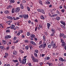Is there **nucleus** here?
Listing matches in <instances>:
<instances>
[{"instance_id":"obj_1","label":"nucleus","mask_w":66,"mask_h":66,"mask_svg":"<svg viewBox=\"0 0 66 66\" xmlns=\"http://www.w3.org/2000/svg\"><path fill=\"white\" fill-rule=\"evenodd\" d=\"M51 45L52 46H53V48L54 49L55 48H56L57 46H56V43H54V42L53 41H52L51 43Z\"/></svg>"},{"instance_id":"obj_2","label":"nucleus","mask_w":66,"mask_h":66,"mask_svg":"<svg viewBox=\"0 0 66 66\" xmlns=\"http://www.w3.org/2000/svg\"><path fill=\"white\" fill-rule=\"evenodd\" d=\"M62 37L64 39H65V38H66V35L65 36L64 34H60V38H61Z\"/></svg>"},{"instance_id":"obj_3","label":"nucleus","mask_w":66,"mask_h":66,"mask_svg":"<svg viewBox=\"0 0 66 66\" xmlns=\"http://www.w3.org/2000/svg\"><path fill=\"white\" fill-rule=\"evenodd\" d=\"M46 46H47V42H44L43 47V49H45V47H46Z\"/></svg>"},{"instance_id":"obj_4","label":"nucleus","mask_w":66,"mask_h":66,"mask_svg":"<svg viewBox=\"0 0 66 66\" xmlns=\"http://www.w3.org/2000/svg\"><path fill=\"white\" fill-rule=\"evenodd\" d=\"M23 18L24 19H28L29 17V15H28L26 14H23Z\"/></svg>"},{"instance_id":"obj_5","label":"nucleus","mask_w":66,"mask_h":66,"mask_svg":"<svg viewBox=\"0 0 66 66\" xmlns=\"http://www.w3.org/2000/svg\"><path fill=\"white\" fill-rule=\"evenodd\" d=\"M37 11L38 12H41V13H43V14H45V12L42 9H37Z\"/></svg>"},{"instance_id":"obj_6","label":"nucleus","mask_w":66,"mask_h":66,"mask_svg":"<svg viewBox=\"0 0 66 66\" xmlns=\"http://www.w3.org/2000/svg\"><path fill=\"white\" fill-rule=\"evenodd\" d=\"M26 60H27L26 59H23V60H22V64H26Z\"/></svg>"},{"instance_id":"obj_7","label":"nucleus","mask_w":66,"mask_h":66,"mask_svg":"<svg viewBox=\"0 0 66 66\" xmlns=\"http://www.w3.org/2000/svg\"><path fill=\"white\" fill-rule=\"evenodd\" d=\"M11 36L9 35H7L5 36V38L6 39H8L9 38H11Z\"/></svg>"},{"instance_id":"obj_8","label":"nucleus","mask_w":66,"mask_h":66,"mask_svg":"<svg viewBox=\"0 0 66 66\" xmlns=\"http://www.w3.org/2000/svg\"><path fill=\"white\" fill-rule=\"evenodd\" d=\"M32 61L34 62H38V59H35V58L34 59H32Z\"/></svg>"},{"instance_id":"obj_9","label":"nucleus","mask_w":66,"mask_h":66,"mask_svg":"<svg viewBox=\"0 0 66 66\" xmlns=\"http://www.w3.org/2000/svg\"><path fill=\"white\" fill-rule=\"evenodd\" d=\"M20 11V8L19 7H18L16 9H15V12L16 13H18Z\"/></svg>"},{"instance_id":"obj_10","label":"nucleus","mask_w":66,"mask_h":66,"mask_svg":"<svg viewBox=\"0 0 66 66\" xmlns=\"http://www.w3.org/2000/svg\"><path fill=\"white\" fill-rule=\"evenodd\" d=\"M30 44L33 45H36V43L33 41H30Z\"/></svg>"},{"instance_id":"obj_11","label":"nucleus","mask_w":66,"mask_h":66,"mask_svg":"<svg viewBox=\"0 0 66 66\" xmlns=\"http://www.w3.org/2000/svg\"><path fill=\"white\" fill-rule=\"evenodd\" d=\"M12 22V21L11 20H9L8 21H7L6 23H7L9 25H10L11 24V23Z\"/></svg>"},{"instance_id":"obj_12","label":"nucleus","mask_w":66,"mask_h":66,"mask_svg":"<svg viewBox=\"0 0 66 66\" xmlns=\"http://www.w3.org/2000/svg\"><path fill=\"white\" fill-rule=\"evenodd\" d=\"M7 18L8 19H10V20H13V19H14L13 17V18L12 16H7Z\"/></svg>"},{"instance_id":"obj_13","label":"nucleus","mask_w":66,"mask_h":66,"mask_svg":"<svg viewBox=\"0 0 66 66\" xmlns=\"http://www.w3.org/2000/svg\"><path fill=\"white\" fill-rule=\"evenodd\" d=\"M58 15L57 14H54L53 15H52L51 16V17H55V16H57Z\"/></svg>"},{"instance_id":"obj_14","label":"nucleus","mask_w":66,"mask_h":66,"mask_svg":"<svg viewBox=\"0 0 66 66\" xmlns=\"http://www.w3.org/2000/svg\"><path fill=\"white\" fill-rule=\"evenodd\" d=\"M47 27L48 29H50V26H51V24H50L48 23H47Z\"/></svg>"},{"instance_id":"obj_15","label":"nucleus","mask_w":66,"mask_h":66,"mask_svg":"<svg viewBox=\"0 0 66 66\" xmlns=\"http://www.w3.org/2000/svg\"><path fill=\"white\" fill-rule=\"evenodd\" d=\"M13 54L14 55H17V52L16 51H14L13 52Z\"/></svg>"},{"instance_id":"obj_16","label":"nucleus","mask_w":66,"mask_h":66,"mask_svg":"<svg viewBox=\"0 0 66 66\" xmlns=\"http://www.w3.org/2000/svg\"><path fill=\"white\" fill-rule=\"evenodd\" d=\"M19 18H20L19 17H16L15 18L14 17H13V19L14 20H18V19H19Z\"/></svg>"},{"instance_id":"obj_17","label":"nucleus","mask_w":66,"mask_h":66,"mask_svg":"<svg viewBox=\"0 0 66 66\" xmlns=\"http://www.w3.org/2000/svg\"><path fill=\"white\" fill-rule=\"evenodd\" d=\"M12 26H11V29H13L14 28H15V26L13 24H12L11 25Z\"/></svg>"},{"instance_id":"obj_18","label":"nucleus","mask_w":66,"mask_h":66,"mask_svg":"<svg viewBox=\"0 0 66 66\" xmlns=\"http://www.w3.org/2000/svg\"><path fill=\"white\" fill-rule=\"evenodd\" d=\"M2 42L3 45H5L6 43V41L4 40H2Z\"/></svg>"},{"instance_id":"obj_19","label":"nucleus","mask_w":66,"mask_h":66,"mask_svg":"<svg viewBox=\"0 0 66 66\" xmlns=\"http://www.w3.org/2000/svg\"><path fill=\"white\" fill-rule=\"evenodd\" d=\"M59 60L60 61H62V62H64V60L61 57H60L59 58Z\"/></svg>"},{"instance_id":"obj_20","label":"nucleus","mask_w":66,"mask_h":66,"mask_svg":"<svg viewBox=\"0 0 66 66\" xmlns=\"http://www.w3.org/2000/svg\"><path fill=\"white\" fill-rule=\"evenodd\" d=\"M60 22L61 23H62V24H63L64 26H65V23L64 22V21H60Z\"/></svg>"},{"instance_id":"obj_21","label":"nucleus","mask_w":66,"mask_h":66,"mask_svg":"<svg viewBox=\"0 0 66 66\" xmlns=\"http://www.w3.org/2000/svg\"><path fill=\"white\" fill-rule=\"evenodd\" d=\"M38 2L39 3L41 4V5H43V3H42V1H41V0H39Z\"/></svg>"},{"instance_id":"obj_22","label":"nucleus","mask_w":66,"mask_h":66,"mask_svg":"<svg viewBox=\"0 0 66 66\" xmlns=\"http://www.w3.org/2000/svg\"><path fill=\"white\" fill-rule=\"evenodd\" d=\"M42 47H43V44L40 45L39 46V48H42Z\"/></svg>"},{"instance_id":"obj_23","label":"nucleus","mask_w":66,"mask_h":66,"mask_svg":"<svg viewBox=\"0 0 66 66\" xmlns=\"http://www.w3.org/2000/svg\"><path fill=\"white\" fill-rule=\"evenodd\" d=\"M13 61L14 63H18V61L17 60H13Z\"/></svg>"},{"instance_id":"obj_24","label":"nucleus","mask_w":66,"mask_h":66,"mask_svg":"<svg viewBox=\"0 0 66 66\" xmlns=\"http://www.w3.org/2000/svg\"><path fill=\"white\" fill-rule=\"evenodd\" d=\"M51 30L53 33H55V29L54 28H52Z\"/></svg>"},{"instance_id":"obj_25","label":"nucleus","mask_w":66,"mask_h":66,"mask_svg":"<svg viewBox=\"0 0 66 66\" xmlns=\"http://www.w3.org/2000/svg\"><path fill=\"white\" fill-rule=\"evenodd\" d=\"M30 36L32 38H35V35L34 34L31 35Z\"/></svg>"},{"instance_id":"obj_26","label":"nucleus","mask_w":66,"mask_h":66,"mask_svg":"<svg viewBox=\"0 0 66 66\" xmlns=\"http://www.w3.org/2000/svg\"><path fill=\"white\" fill-rule=\"evenodd\" d=\"M33 3L32 2H31V3H30V7H32L33 6Z\"/></svg>"},{"instance_id":"obj_27","label":"nucleus","mask_w":66,"mask_h":66,"mask_svg":"<svg viewBox=\"0 0 66 66\" xmlns=\"http://www.w3.org/2000/svg\"><path fill=\"white\" fill-rule=\"evenodd\" d=\"M4 13L5 14H8V13H9V11L7 10H6L4 12Z\"/></svg>"},{"instance_id":"obj_28","label":"nucleus","mask_w":66,"mask_h":66,"mask_svg":"<svg viewBox=\"0 0 66 66\" xmlns=\"http://www.w3.org/2000/svg\"><path fill=\"white\" fill-rule=\"evenodd\" d=\"M10 1L11 3H14L15 1L14 0H9Z\"/></svg>"},{"instance_id":"obj_29","label":"nucleus","mask_w":66,"mask_h":66,"mask_svg":"<svg viewBox=\"0 0 66 66\" xmlns=\"http://www.w3.org/2000/svg\"><path fill=\"white\" fill-rule=\"evenodd\" d=\"M46 4H50V3L49 1H47V2H45Z\"/></svg>"},{"instance_id":"obj_30","label":"nucleus","mask_w":66,"mask_h":66,"mask_svg":"<svg viewBox=\"0 0 66 66\" xmlns=\"http://www.w3.org/2000/svg\"><path fill=\"white\" fill-rule=\"evenodd\" d=\"M12 13H14L15 12V9L14 8H13L12 11Z\"/></svg>"},{"instance_id":"obj_31","label":"nucleus","mask_w":66,"mask_h":66,"mask_svg":"<svg viewBox=\"0 0 66 66\" xmlns=\"http://www.w3.org/2000/svg\"><path fill=\"white\" fill-rule=\"evenodd\" d=\"M24 42H25V43H29V40H28V39L25 40H24Z\"/></svg>"},{"instance_id":"obj_32","label":"nucleus","mask_w":66,"mask_h":66,"mask_svg":"<svg viewBox=\"0 0 66 66\" xmlns=\"http://www.w3.org/2000/svg\"><path fill=\"white\" fill-rule=\"evenodd\" d=\"M43 42H42V40H41L39 42V43H38V45H40V44H42Z\"/></svg>"},{"instance_id":"obj_33","label":"nucleus","mask_w":66,"mask_h":66,"mask_svg":"<svg viewBox=\"0 0 66 66\" xmlns=\"http://www.w3.org/2000/svg\"><path fill=\"white\" fill-rule=\"evenodd\" d=\"M61 26L62 27V28H64V29H65V25H61Z\"/></svg>"},{"instance_id":"obj_34","label":"nucleus","mask_w":66,"mask_h":66,"mask_svg":"<svg viewBox=\"0 0 66 66\" xmlns=\"http://www.w3.org/2000/svg\"><path fill=\"white\" fill-rule=\"evenodd\" d=\"M25 49L26 50H28L29 49V46L27 45L25 46Z\"/></svg>"},{"instance_id":"obj_35","label":"nucleus","mask_w":66,"mask_h":66,"mask_svg":"<svg viewBox=\"0 0 66 66\" xmlns=\"http://www.w3.org/2000/svg\"><path fill=\"white\" fill-rule=\"evenodd\" d=\"M18 60L20 62H21V58L20 57H19Z\"/></svg>"},{"instance_id":"obj_36","label":"nucleus","mask_w":66,"mask_h":66,"mask_svg":"<svg viewBox=\"0 0 66 66\" xmlns=\"http://www.w3.org/2000/svg\"><path fill=\"white\" fill-rule=\"evenodd\" d=\"M43 38L44 41H46V39L45 38V36H43Z\"/></svg>"},{"instance_id":"obj_37","label":"nucleus","mask_w":66,"mask_h":66,"mask_svg":"<svg viewBox=\"0 0 66 66\" xmlns=\"http://www.w3.org/2000/svg\"><path fill=\"white\" fill-rule=\"evenodd\" d=\"M19 52L21 53H24V51H23L22 50H20L19 51Z\"/></svg>"},{"instance_id":"obj_38","label":"nucleus","mask_w":66,"mask_h":66,"mask_svg":"<svg viewBox=\"0 0 66 66\" xmlns=\"http://www.w3.org/2000/svg\"><path fill=\"white\" fill-rule=\"evenodd\" d=\"M57 20H59L60 19V18L59 16H57L56 18Z\"/></svg>"},{"instance_id":"obj_39","label":"nucleus","mask_w":66,"mask_h":66,"mask_svg":"<svg viewBox=\"0 0 66 66\" xmlns=\"http://www.w3.org/2000/svg\"><path fill=\"white\" fill-rule=\"evenodd\" d=\"M60 39L61 43H64V40H63V39L61 38Z\"/></svg>"},{"instance_id":"obj_40","label":"nucleus","mask_w":66,"mask_h":66,"mask_svg":"<svg viewBox=\"0 0 66 66\" xmlns=\"http://www.w3.org/2000/svg\"><path fill=\"white\" fill-rule=\"evenodd\" d=\"M51 46H51V45L50 44H49L48 45V48H50L51 47Z\"/></svg>"},{"instance_id":"obj_41","label":"nucleus","mask_w":66,"mask_h":66,"mask_svg":"<svg viewBox=\"0 0 66 66\" xmlns=\"http://www.w3.org/2000/svg\"><path fill=\"white\" fill-rule=\"evenodd\" d=\"M35 52L36 53H38V51L37 50H35Z\"/></svg>"},{"instance_id":"obj_42","label":"nucleus","mask_w":66,"mask_h":66,"mask_svg":"<svg viewBox=\"0 0 66 66\" xmlns=\"http://www.w3.org/2000/svg\"><path fill=\"white\" fill-rule=\"evenodd\" d=\"M6 50L7 51L9 50V49H10V47L9 46H8L6 48Z\"/></svg>"},{"instance_id":"obj_43","label":"nucleus","mask_w":66,"mask_h":66,"mask_svg":"<svg viewBox=\"0 0 66 66\" xmlns=\"http://www.w3.org/2000/svg\"><path fill=\"white\" fill-rule=\"evenodd\" d=\"M34 54L35 56H36V57H37V56H38L37 54L35 52L34 53Z\"/></svg>"},{"instance_id":"obj_44","label":"nucleus","mask_w":66,"mask_h":66,"mask_svg":"<svg viewBox=\"0 0 66 66\" xmlns=\"http://www.w3.org/2000/svg\"><path fill=\"white\" fill-rule=\"evenodd\" d=\"M6 32L7 33H8V32H9V33H10V30L9 29H7L6 31Z\"/></svg>"},{"instance_id":"obj_45","label":"nucleus","mask_w":66,"mask_h":66,"mask_svg":"<svg viewBox=\"0 0 66 66\" xmlns=\"http://www.w3.org/2000/svg\"><path fill=\"white\" fill-rule=\"evenodd\" d=\"M22 2L23 3H26V1L23 0L22 1Z\"/></svg>"},{"instance_id":"obj_46","label":"nucleus","mask_w":66,"mask_h":66,"mask_svg":"<svg viewBox=\"0 0 66 66\" xmlns=\"http://www.w3.org/2000/svg\"><path fill=\"white\" fill-rule=\"evenodd\" d=\"M19 32L21 34V33H23V31H22V30H19Z\"/></svg>"},{"instance_id":"obj_47","label":"nucleus","mask_w":66,"mask_h":66,"mask_svg":"<svg viewBox=\"0 0 66 66\" xmlns=\"http://www.w3.org/2000/svg\"><path fill=\"white\" fill-rule=\"evenodd\" d=\"M20 6L21 9H23V5L21 4L20 5Z\"/></svg>"},{"instance_id":"obj_48","label":"nucleus","mask_w":66,"mask_h":66,"mask_svg":"<svg viewBox=\"0 0 66 66\" xmlns=\"http://www.w3.org/2000/svg\"><path fill=\"white\" fill-rule=\"evenodd\" d=\"M6 44H7V45L8 46L10 45L9 42L8 41L7 42Z\"/></svg>"},{"instance_id":"obj_49","label":"nucleus","mask_w":66,"mask_h":66,"mask_svg":"<svg viewBox=\"0 0 66 66\" xmlns=\"http://www.w3.org/2000/svg\"><path fill=\"white\" fill-rule=\"evenodd\" d=\"M41 19H45V18L44 17L43 15H42L41 16Z\"/></svg>"},{"instance_id":"obj_50","label":"nucleus","mask_w":66,"mask_h":66,"mask_svg":"<svg viewBox=\"0 0 66 66\" xmlns=\"http://www.w3.org/2000/svg\"><path fill=\"white\" fill-rule=\"evenodd\" d=\"M0 48L1 49H3L4 48V46H0Z\"/></svg>"},{"instance_id":"obj_51","label":"nucleus","mask_w":66,"mask_h":66,"mask_svg":"<svg viewBox=\"0 0 66 66\" xmlns=\"http://www.w3.org/2000/svg\"><path fill=\"white\" fill-rule=\"evenodd\" d=\"M5 55L7 56H9V54L7 53H5Z\"/></svg>"},{"instance_id":"obj_52","label":"nucleus","mask_w":66,"mask_h":66,"mask_svg":"<svg viewBox=\"0 0 66 66\" xmlns=\"http://www.w3.org/2000/svg\"><path fill=\"white\" fill-rule=\"evenodd\" d=\"M19 16H20V17L21 18H23V15H20Z\"/></svg>"},{"instance_id":"obj_53","label":"nucleus","mask_w":66,"mask_h":66,"mask_svg":"<svg viewBox=\"0 0 66 66\" xmlns=\"http://www.w3.org/2000/svg\"><path fill=\"white\" fill-rule=\"evenodd\" d=\"M27 9L28 11H30V9L29 7H27Z\"/></svg>"},{"instance_id":"obj_54","label":"nucleus","mask_w":66,"mask_h":66,"mask_svg":"<svg viewBox=\"0 0 66 66\" xmlns=\"http://www.w3.org/2000/svg\"><path fill=\"white\" fill-rule=\"evenodd\" d=\"M37 27H36L35 28V31H37Z\"/></svg>"},{"instance_id":"obj_55","label":"nucleus","mask_w":66,"mask_h":66,"mask_svg":"<svg viewBox=\"0 0 66 66\" xmlns=\"http://www.w3.org/2000/svg\"><path fill=\"white\" fill-rule=\"evenodd\" d=\"M59 66H63V64H58Z\"/></svg>"},{"instance_id":"obj_56","label":"nucleus","mask_w":66,"mask_h":66,"mask_svg":"<svg viewBox=\"0 0 66 66\" xmlns=\"http://www.w3.org/2000/svg\"><path fill=\"white\" fill-rule=\"evenodd\" d=\"M56 13L57 14H60V12H59V11L58 10H57L56 11Z\"/></svg>"},{"instance_id":"obj_57","label":"nucleus","mask_w":66,"mask_h":66,"mask_svg":"<svg viewBox=\"0 0 66 66\" xmlns=\"http://www.w3.org/2000/svg\"><path fill=\"white\" fill-rule=\"evenodd\" d=\"M19 41V39H17L16 40V41L15 42V43H17Z\"/></svg>"},{"instance_id":"obj_58","label":"nucleus","mask_w":66,"mask_h":66,"mask_svg":"<svg viewBox=\"0 0 66 66\" xmlns=\"http://www.w3.org/2000/svg\"><path fill=\"white\" fill-rule=\"evenodd\" d=\"M27 35L28 36H29V35H30V33L29 32H28L27 33Z\"/></svg>"},{"instance_id":"obj_59","label":"nucleus","mask_w":66,"mask_h":66,"mask_svg":"<svg viewBox=\"0 0 66 66\" xmlns=\"http://www.w3.org/2000/svg\"><path fill=\"white\" fill-rule=\"evenodd\" d=\"M46 59L47 60H49V59H50V57L49 56L47 57L46 58Z\"/></svg>"},{"instance_id":"obj_60","label":"nucleus","mask_w":66,"mask_h":66,"mask_svg":"<svg viewBox=\"0 0 66 66\" xmlns=\"http://www.w3.org/2000/svg\"><path fill=\"white\" fill-rule=\"evenodd\" d=\"M52 5H49V7L50 8H51L52 7Z\"/></svg>"},{"instance_id":"obj_61","label":"nucleus","mask_w":66,"mask_h":66,"mask_svg":"<svg viewBox=\"0 0 66 66\" xmlns=\"http://www.w3.org/2000/svg\"><path fill=\"white\" fill-rule=\"evenodd\" d=\"M40 66H42L43 65V63L42 62L40 63Z\"/></svg>"},{"instance_id":"obj_62","label":"nucleus","mask_w":66,"mask_h":66,"mask_svg":"<svg viewBox=\"0 0 66 66\" xmlns=\"http://www.w3.org/2000/svg\"><path fill=\"white\" fill-rule=\"evenodd\" d=\"M61 11L62 12H63V13H64L65 11V10H64V9H62L61 10Z\"/></svg>"},{"instance_id":"obj_63","label":"nucleus","mask_w":66,"mask_h":66,"mask_svg":"<svg viewBox=\"0 0 66 66\" xmlns=\"http://www.w3.org/2000/svg\"><path fill=\"white\" fill-rule=\"evenodd\" d=\"M63 8V7L62 6H61L59 7V9H62Z\"/></svg>"},{"instance_id":"obj_64","label":"nucleus","mask_w":66,"mask_h":66,"mask_svg":"<svg viewBox=\"0 0 66 66\" xmlns=\"http://www.w3.org/2000/svg\"><path fill=\"white\" fill-rule=\"evenodd\" d=\"M19 62H18L16 64V66H18Z\"/></svg>"}]
</instances>
